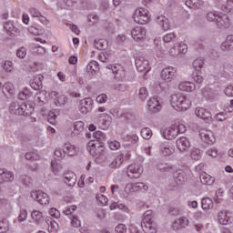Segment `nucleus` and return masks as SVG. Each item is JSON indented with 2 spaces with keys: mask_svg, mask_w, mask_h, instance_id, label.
I'll use <instances>...</instances> for the list:
<instances>
[{
  "mask_svg": "<svg viewBox=\"0 0 233 233\" xmlns=\"http://www.w3.org/2000/svg\"><path fill=\"white\" fill-rule=\"evenodd\" d=\"M170 104L172 108L177 112H185L190 108V100L181 94L172 95Z\"/></svg>",
  "mask_w": 233,
  "mask_h": 233,
  "instance_id": "f257e3e1",
  "label": "nucleus"
},
{
  "mask_svg": "<svg viewBox=\"0 0 233 233\" xmlns=\"http://www.w3.org/2000/svg\"><path fill=\"white\" fill-rule=\"evenodd\" d=\"M135 65L137 66V72H140V74H144L147 76L148 72H150V65L148 63V60L145 58V56H137L135 59Z\"/></svg>",
  "mask_w": 233,
  "mask_h": 233,
  "instance_id": "f03ea898",
  "label": "nucleus"
},
{
  "mask_svg": "<svg viewBox=\"0 0 233 233\" xmlns=\"http://www.w3.org/2000/svg\"><path fill=\"white\" fill-rule=\"evenodd\" d=\"M143 174V167L139 164H131L127 167V177L129 179H137Z\"/></svg>",
  "mask_w": 233,
  "mask_h": 233,
  "instance_id": "7ed1b4c3",
  "label": "nucleus"
},
{
  "mask_svg": "<svg viewBox=\"0 0 233 233\" xmlns=\"http://www.w3.org/2000/svg\"><path fill=\"white\" fill-rule=\"evenodd\" d=\"M108 70H111L112 74L115 76V79H125L127 76V72H125V68L121 65H109L106 66Z\"/></svg>",
  "mask_w": 233,
  "mask_h": 233,
  "instance_id": "20e7f679",
  "label": "nucleus"
},
{
  "mask_svg": "<svg viewBox=\"0 0 233 233\" xmlns=\"http://www.w3.org/2000/svg\"><path fill=\"white\" fill-rule=\"evenodd\" d=\"M199 136L201 141L206 145H214V143H216V137H214V133L208 129H201L199 131Z\"/></svg>",
  "mask_w": 233,
  "mask_h": 233,
  "instance_id": "39448f33",
  "label": "nucleus"
},
{
  "mask_svg": "<svg viewBox=\"0 0 233 233\" xmlns=\"http://www.w3.org/2000/svg\"><path fill=\"white\" fill-rule=\"evenodd\" d=\"M31 198L35 199V201H37L39 205H48L50 201V198L48 197V194L43 191H32Z\"/></svg>",
  "mask_w": 233,
  "mask_h": 233,
  "instance_id": "423d86ee",
  "label": "nucleus"
},
{
  "mask_svg": "<svg viewBox=\"0 0 233 233\" xmlns=\"http://www.w3.org/2000/svg\"><path fill=\"white\" fill-rule=\"evenodd\" d=\"M177 71V70L174 66H167L164 68L160 73L161 79H163L167 83H170V81H172V79L176 77Z\"/></svg>",
  "mask_w": 233,
  "mask_h": 233,
  "instance_id": "0eeeda50",
  "label": "nucleus"
},
{
  "mask_svg": "<svg viewBox=\"0 0 233 233\" xmlns=\"http://www.w3.org/2000/svg\"><path fill=\"white\" fill-rule=\"evenodd\" d=\"M123 161H125V154H120L113 159L110 158V156H107L106 157V163L109 168H119V167L123 165Z\"/></svg>",
  "mask_w": 233,
  "mask_h": 233,
  "instance_id": "6e6552de",
  "label": "nucleus"
},
{
  "mask_svg": "<svg viewBox=\"0 0 233 233\" xmlns=\"http://www.w3.org/2000/svg\"><path fill=\"white\" fill-rule=\"evenodd\" d=\"M147 35V28L145 26H136L131 30V36L135 41H141V39H145Z\"/></svg>",
  "mask_w": 233,
  "mask_h": 233,
  "instance_id": "1a4fd4ad",
  "label": "nucleus"
},
{
  "mask_svg": "<svg viewBox=\"0 0 233 233\" xmlns=\"http://www.w3.org/2000/svg\"><path fill=\"white\" fill-rule=\"evenodd\" d=\"M161 109V102L159 101V97L155 96L150 98L147 101V110L153 112L154 114H157Z\"/></svg>",
  "mask_w": 233,
  "mask_h": 233,
  "instance_id": "9d476101",
  "label": "nucleus"
},
{
  "mask_svg": "<svg viewBox=\"0 0 233 233\" xmlns=\"http://www.w3.org/2000/svg\"><path fill=\"white\" fill-rule=\"evenodd\" d=\"M195 115L197 117L207 121V123H210V121H212V114L203 107H197L195 110Z\"/></svg>",
  "mask_w": 233,
  "mask_h": 233,
  "instance_id": "9b49d317",
  "label": "nucleus"
},
{
  "mask_svg": "<svg viewBox=\"0 0 233 233\" xmlns=\"http://www.w3.org/2000/svg\"><path fill=\"white\" fill-rule=\"evenodd\" d=\"M176 143L180 152H188V148H190V141L187 137H180L177 139Z\"/></svg>",
  "mask_w": 233,
  "mask_h": 233,
  "instance_id": "f8f14e48",
  "label": "nucleus"
},
{
  "mask_svg": "<svg viewBox=\"0 0 233 233\" xmlns=\"http://www.w3.org/2000/svg\"><path fill=\"white\" fill-rule=\"evenodd\" d=\"M190 225V220L187 217H181L173 222V230H179V228H187Z\"/></svg>",
  "mask_w": 233,
  "mask_h": 233,
  "instance_id": "ddd939ff",
  "label": "nucleus"
},
{
  "mask_svg": "<svg viewBox=\"0 0 233 233\" xmlns=\"http://www.w3.org/2000/svg\"><path fill=\"white\" fill-rule=\"evenodd\" d=\"M14 181V173L6 168H0V185Z\"/></svg>",
  "mask_w": 233,
  "mask_h": 233,
  "instance_id": "4468645a",
  "label": "nucleus"
},
{
  "mask_svg": "<svg viewBox=\"0 0 233 233\" xmlns=\"http://www.w3.org/2000/svg\"><path fill=\"white\" fill-rule=\"evenodd\" d=\"M64 182L67 187H75L77 182V177L72 171L64 173Z\"/></svg>",
  "mask_w": 233,
  "mask_h": 233,
  "instance_id": "2eb2a0df",
  "label": "nucleus"
},
{
  "mask_svg": "<svg viewBox=\"0 0 233 233\" xmlns=\"http://www.w3.org/2000/svg\"><path fill=\"white\" fill-rule=\"evenodd\" d=\"M44 79L45 76L41 74L35 76L33 82L30 84L31 88H33V90H42Z\"/></svg>",
  "mask_w": 233,
  "mask_h": 233,
  "instance_id": "dca6fc26",
  "label": "nucleus"
},
{
  "mask_svg": "<svg viewBox=\"0 0 233 233\" xmlns=\"http://www.w3.org/2000/svg\"><path fill=\"white\" fill-rule=\"evenodd\" d=\"M177 134H178L177 129L176 128V127H167L166 129H164L162 136L163 137H165V139L172 140L177 137Z\"/></svg>",
  "mask_w": 233,
  "mask_h": 233,
  "instance_id": "f3484780",
  "label": "nucleus"
},
{
  "mask_svg": "<svg viewBox=\"0 0 233 233\" xmlns=\"http://www.w3.org/2000/svg\"><path fill=\"white\" fill-rule=\"evenodd\" d=\"M141 226L145 233L157 232V229L156 228V224L152 220H143Z\"/></svg>",
  "mask_w": 233,
  "mask_h": 233,
  "instance_id": "a211bd4d",
  "label": "nucleus"
},
{
  "mask_svg": "<svg viewBox=\"0 0 233 233\" xmlns=\"http://www.w3.org/2000/svg\"><path fill=\"white\" fill-rule=\"evenodd\" d=\"M218 28H228L230 26V19L228 15H218L216 21Z\"/></svg>",
  "mask_w": 233,
  "mask_h": 233,
  "instance_id": "6ab92c4d",
  "label": "nucleus"
},
{
  "mask_svg": "<svg viewBox=\"0 0 233 233\" xmlns=\"http://www.w3.org/2000/svg\"><path fill=\"white\" fill-rule=\"evenodd\" d=\"M173 177L175 181H177L180 183V185L188 179V176H187V173L183 169H177L174 171Z\"/></svg>",
  "mask_w": 233,
  "mask_h": 233,
  "instance_id": "aec40b11",
  "label": "nucleus"
},
{
  "mask_svg": "<svg viewBox=\"0 0 233 233\" xmlns=\"http://www.w3.org/2000/svg\"><path fill=\"white\" fill-rule=\"evenodd\" d=\"M133 19L138 25H147V23H150V16L148 15H144L141 16L139 12H135Z\"/></svg>",
  "mask_w": 233,
  "mask_h": 233,
  "instance_id": "412c9836",
  "label": "nucleus"
},
{
  "mask_svg": "<svg viewBox=\"0 0 233 233\" xmlns=\"http://www.w3.org/2000/svg\"><path fill=\"white\" fill-rule=\"evenodd\" d=\"M221 50L223 52H231L233 50V35L227 36L226 41L221 44Z\"/></svg>",
  "mask_w": 233,
  "mask_h": 233,
  "instance_id": "4be33fe9",
  "label": "nucleus"
},
{
  "mask_svg": "<svg viewBox=\"0 0 233 233\" xmlns=\"http://www.w3.org/2000/svg\"><path fill=\"white\" fill-rule=\"evenodd\" d=\"M4 28L6 31V34L8 35H17V34H19V29H17V27L14 26V24H12V22H5L4 24Z\"/></svg>",
  "mask_w": 233,
  "mask_h": 233,
  "instance_id": "5701e85b",
  "label": "nucleus"
},
{
  "mask_svg": "<svg viewBox=\"0 0 233 233\" xmlns=\"http://www.w3.org/2000/svg\"><path fill=\"white\" fill-rule=\"evenodd\" d=\"M160 154H162L165 157L167 156H172V148L170 146V142H163L159 146Z\"/></svg>",
  "mask_w": 233,
  "mask_h": 233,
  "instance_id": "b1692460",
  "label": "nucleus"
},
{
  "mask_svg": "<svg viewBox=\"0 0 233 233\" xmlns=\"http://www.w3.org/2000/svg\"><path fill=\"white\" fill-rule=\"evenodd\" d=\"M157 23L161 26L165 31L170 30V20L165 15H160L157 17Z\"/></svg>",
  "mask_w": 233,
  "mask_h": 233,
  "instance_id": "393cba45",
  "label": "nucleus"
},
{
  "mask_svg": "<svg viewBox=\"0 0 233 233\" xmlns=\"http://www.w3.org/2000/svg\"><path fill=\"white\" fill-rule=\"evenodd\" d=\"M34 113V107L30 104L24 103L20 106V114L19 116H32Z\"/></svg>",
  "mask_w": 233,
  "mask_h": 233,
  "instance_id": "a878e982",
  "label": "nucleus"
},
{
  "mask_svg": "<svg viewBox=\"0 0 233 233\" xmlns=\"http://www.w3.org/2000/svg\"><path fill=\"white\" fill-rule=\"evenodd\" d=\"M63 150H64V154L66 156H76V154H77V148L76 147V146L70 144V143H66L63 146Z\"/></svg>",
  "mask_w": 233,
  "mask_h": 233,
  "instance_id": "bb28decb",
  "label": "nucleus"
},
{
  "mask_svg": "<svg viewBox=\"0 0 233 233\" xmlns=\"http://www.w3.org/2000/svg\"><path fill=\"white\" fill-rule=\"evenodd\" d=\"M218 218L219 225H228L230 223V217H228V212L227 211L218 212Z\"/></svg>",
  "mask_w": 233,
  "mask_h": 233,
  "instance_id": "cd10ccee",
  "label": "nucleus"
},
{
  "mask_svg": "<svg viewBox=\"0 0 233 233\" xmlns=\"http://www.w3.org/2000/svg\"><path fill=\"white\" fill-rule=\"evenodd\" d=\"M99 123L100 125L104 126V128H108L112 123V116H108L107 114H100Z\"/></svg>",
  "mask_w": 233,
  "mask_h": 233,
  "instance_id": "c85d7f7f",
  "label": "nucleus"
},
{
  "mask_svg": "<svg viewBox=\"0 0 233 233\" xmlns=\"http://www.w3.org/2000/svg\"><path fill=\"white\" fill-rule=\"evenodd\" d=\"M199 177L202 185H214V181H216L213 177H210V175L207 174L206 172L202 173Z\"/></svg>",
  "mask_w": 233,
  "mask_h": 233,
  "instance_id": "c756f323",
  "label": "nucleus"
},
{
  "mask_svg": "<svg viewBox=\"0 0 233 233\" xmlns=\"http://www.w3.org/2000/svg\"><path fill=\"white\" fill-rule=\"evenodd\" d=\"M178 88L182 92H193V90L196 88V86L191 82H182L179 84Z\"/></svg>",
  "mask_w": 233,
  "mask_h": 233,
  "instance_id": "7c9ffc66",
  "label": "nucleus"
},
{
  "mask_svg": "<svg viewBox=\"0 0 233 233\" xmlns=\"http://www.w3.org/2000/svg\"><path fill=\"white\" fill-rule=\"evenodd\" d=\"M83 130H85V123L83 121L75 122L74 131L71 133V136H79Z\"/></svg>",
  "mask_w": 233,
  "mask_h": 233,
  "instance_id": "2f4dec72",
  "label": "nucleus"
},
{
  "mask_svg": "<svg viewBox=\"0 0 233 233\" xmlns=\"http://www.w3.org/2000/svg\"><path fill=\"white\" fill-rule=\"evenodd\" d=\"M31 218L35 221V223H36L37 225H39V223H43V221H45V217L43 216V213L39 210H34L31 213Z\"/></svg>",
  "mask_w": 233,
  "mask_h": 233,
  "instance_id": "473e14b6",
  "label": "nucleus"
},
{
  "mask_svg": "<svg viewBox=\"0 0 233 233\" xmlns=\"http://www.w3.org/2000/svg\"><path fill=\"white\" fill-rule=\"evenodd\" d=\"M95 48L97 50H106L108 48V42L106 39L95 40Z\"/></svg>",
  "mask_w": 233,
  "mask_h": 233,
  "instance_id": "72a5a7b5",
  "label": "nucleus"
},
{
  "mask_svg": "<svg viewBox=\"0 0 233 233\" xmlns=\"http://www.w3.org/2000/svg\"><path fill=\"white\" fill-rule=\"evenodd\" d=\"M86 72L88 74H96V72H99V64L96 61H91L86 66Z\"/></svg>",
  "mask_w": 233,
  "mask_h": 233,
  "instance_id": "f704fd0d",
  "label": "nucleus"
},
{
  "mask_svg": "<svg viewBox=\"0 0 233 233\" xmlns=\"http://www.w3.org/2000/svg\"><path fill=\"white\" fill-rule=\"evenodd\" d=\"M21 109V105L18 104V102H11L9 106V112L10 114H13L14 116H19Z\"/></svg>",
  "mask_w": 233,
  "mask_h": 233,
  "instance_id": "c9c22d12",
  "label": "nucleus"
},
{
  "mask_svg": "<svg viewBox=\"0 0 233 233\" xmlns=\"http://www.w3.org/2000/svg\"><path fill=\"white\" fill-rule=\"evenodd\" d=\"M201 205L203 210H210V208H213L214 207V202L212 199H210V198H204L201 200Z\"/></svg>",
  "mask_w": 233,
  "mask_h": 233,
  "instance_id": "e433bc0d",
  "label": "nucleus"
},
{
  "mask_svg": "<svg viewBox=\"0 0 233 233\" xmlns=\"http://www.w3.org/2000/svg\"><path fill=\"white\" fill-rule=\"evenodd\" d=\"M2 92L4 96H12L14 94V84L7 82L2 87Z\"/></svg>",
  "mask_w": 233,
  "mask_h": 233,
  "instance_id": "4c0bfd02",
  "label": "nucleus"
},
{
  "mask_svg": "<svg viewBox=\"0 0 233 233\" xmlns=\"http://www.w3.org/2000/svg\"><path fill=\"white\" fill-rule=\"evenodd\" d=\"M87 150L91 156L97 157V144L94 143V141L87 143Z\"/></svg>",
  "mask_w": 233,
  "mask_h": 233,
  "instance_id": "58836bf2",
  "label": "nucleus"
},
{
  "mask_svg": "<svg viewBox=\"0 0 233 233\" xmlns=\"http://www.w3.org/2000/svg\"><path fill=\"white\" fill-rule=\"evenodd\" d=\"M219 16V15L218 14V12L216 11H211L208 12L206 15V19L207 21H208L209 23H216V21H218V17Z\"/></svg>",
  "mask_w": 233,
  "mask_h": 233,
  "instance_id": "ea45409f",
  "label": "nucleus"
},
{
  "mask_svg": "<svg viewBox=\"0 0 233 233\" xmlns=\"http://www.w3.org/2000/svg\"><path fill=\"white\" fill-rule=\"evenodd\" d=\"M140 134L143 139H150L152 137V129L150 127H144L141 129Z\"/></svg>",
  "mask_w": 233,
  "mask_h": 233,
  "instance_id": "a19ab883",
  "label": "nucleus"
},
{
  "mask_svg": "<svg viewBox=\"0 0 233 233\" xmlns=\"http://www.w3.org/2000/svg\"><path fill=\"white\" fill-rule=\"evenodd\" d=\"M157 170H160V172H168L171 170L172 166L165 163V162H160L157 165Z\"/></svg>",
  "mask_w": 233,
  "mask_h": 233,
  "instance_id": "79ce46f5",
  "label": "nucleus"
},
{
  "mask_svg": "<svg viewBox=\"0 0 233 233\" xmlns=\"http://www.w3.org/2000/svg\"><path fill=\"white\" fill-rule=\"evenodd\" d=\"M148 97V89L141 87L138 91V98L140 101H145Z\"/></svg>",
  "mask_w": 233,
  "mask_h": 233,
  "instance_id": "37998d69",
  "label": "nucleus"
},
{
  "mask_svg": "<svg viewBox=\"0 0 233 233\" xmlns=\"http://www.w3.org/2000/svg\"><path fill=\"white\" fill-rule=\"evenodd\" d=\"M191 159L195 161H199L201 159V150L198 148H193L190 154Z\"/></svg>",
  "mask_w": 233,
  "mask_h": 233,
  "instance_id": "c03bdc74",
  "label": "nucleus"
},
{
  "mask_svg": "<svg viewBox=\"0 0 233 233\" xmlns=\"http://www.w3.org/2000/svg\"><path fill=\"white\" fill-rule=\"evenodd\" d=\"M31 96L32 92L25 87L22 92L19 93L18 97L19 99H22V101H25V99L30 98Z\"/></svg>",
  "mask_w": 233,
  "mask_h": 233,
  "instance_id": "a18cd8bd",
  "label": "nucleus"
},
{
  "mask_svg": "<svg viewBox=\"0 0 233 233\" xmlns=\"http://www.w3.org/2000/svg\"><path fill=\"white\" fill-rule=\"evenodd\" d=\"M192 65H193V68H195V70L199 72V70L203 68V65H205V62L203 61V59L198 58L193 62Z\"/></svg>",
  "mask_w": 233,
  "mask_h": 233,
  "instance_id": "49530a36",
  "label": "nucleus"
},
{
  "mask_svg": "<svg viewBox=\"0 0 233 233\" xmlns=\"http://www.w3.org/2000/svg\"><path fill=\"white\" fill-rule=\"evenodd\" d=\"M83 106L87 107L88 110L92 112V106L94 105V100L91 97L86 98L80 102Z\"/></svg>",
  "mask_w": 233,
  "mask_h": 233,
  "instance_id": "de8ad7c7",
  "label": "nucleus"
},
{
  "mask_svg": "<svg viewBox=\"0 0 233 233\" xmlns=\"http://www.w3.org/2000/svg\"><path fill=\"white\" fill-rule=\"evenodd\" d=\"M113 89L116 90L117 92H126L128 90V86L127 84H115L113 85Z\"/></svg>",
  "mask_w": 233,
  "mask_h": 233,
  "instance_id": "09e8293b",
  "label": "nucleus"
},
{
  "mask_svg": "<svg viewBox=\"0 0 233 233\" xmlns=\"http://www.w3.org/2000/svg\"><path fill=\"white\" fill-rule=\"evenodd\" d=\"M132 187L135 190H148V186L143 182L132 184Z\"/></svg>",
  "mask_w": 233,
  "mask_h": 233,
  "instance_id": "8fccbe9b",
  "label": "nucleus"
},
{
  "mask_svg": "<svg viewBox=\"0 0 233 233\" xmlns=\"http://www.w3.org/2000/svg\"><path fill=\"white\" fill-rule=\"evenodd\" d=\"M67 102H68V97H66V96L65 95L59 96L56 99V103L58 106H65V105H66Z\"/></svg>",
  "mask_w": 233,
  "mask_h": 233,
  "instance_id": "3c124183",
  "label": "nucleus"
},
{
  "mask_svg": "<svg viewBox=\"0 0 233 233\" xmlns=\"http://www.w3.org/2000/svg\"><path fill=\"white\" fill-rule=\"evenodd\" d=\"M94 137L96 139L97 143H103L106 139L105 133L101 131H96V133L93 134Z\"/></svg>",
  "mask_w": 233,
  "mask_h": 233,
  "instance_id": "603ef678",
  "label": "nucleus"
},
{
  "mask_svg": "<svg viewBox=\"0 0 233 233\" xmlns=\"http://www.w3.org/2000/svg\"><path fill=\"white\" fill-rule=\"evenodd\" d=\"M177 46L178 48L179 54H187V52L188 51V46H187V44L183 42L177 43Z\"/></svg>",
  "mask_w": 233,
  "mask_h": 233,
  "instance_id": "864d4df0",
  "label": "nucleus"
},
{
  "mask_svg": "<svg viewBox=\"0 0 233 233\" xmlns=\"http://www.w3.org/2000/svg\"><path fill=\"white\" fill-rule=\"evenodd\" d=\"M25 159H27V161H37L39 156L35 152H27L25 154Z\"/></svg>",
  "mask_w": 233,
  "mask_h": 233,
  "instance_id": "5fc2aeb1",
  "label": "nucleus"
},
{
  "mask_svg": "<svg viewBox=\"0 0 233 233\" xmlns=\"http://www.w3.org/2000/svg\"><path fill=\"white\" fill-rule=\"evenodd\" d=\"M96 147L97 157H99L100 156H103V154H105V143L98 142L96 144Z\"/></svg>",
  "mask_w": 233,
  "mask_h": 233,
  "instance_id": "6e6d98bb",
  "label": "nucleus"
},
{
  "mask_svg": "<svg viewBox=\"0 0 233 233\" xmlns=\"http://www.w3.org/2000/svg\"><path fill=\"white\" fill-rule=\"evenodd\" d=\"M2 68L5 71V72H12V70H14V64L11 61H5L3 65H2Z\"/></svg>",
  "mask_w": 233,
  "mask_h": 233,
  "instance_id": "4d7b16f0",
  "label": "nucleus"
},
{
  "mask_svg": "<svg viewBox=\"0 0 233 233\" xmlns=\"http://www.w3.org/2000/svg\"><path fill=\"white\" fill-rule=\"evenodd\" d=\"M51 167L52 171L55 174V176H59L61 172V166L58 164L54 163V161L51 162Z\"/></svg>",
  "mask_w": 233,
  "mask_h": 233,
  "instance_id": "13d9d810",
  "label": "nucleus"
},
{
  "mask_svg": "<svg viewBox=\"0 0 233 233\" xmlns=\"http://www.w3.org/2000/svg\"><path fill=\"white\" fill-rule=\"evenodd\" d=\"M173 39H176V33H169L163 36L164 43H171Z\"/></svg>",
  "mask_w": 233,
  "mask_h": 233,
  "instance_id": "bf43d9fd",
  "label": "nucleus"
},
{
  "mask_svg": "<svg viewBox=\"0 0 233 233\" xmlns=\"http://www.w3.org/2000/svg\"><path fill=\"white\" fill-rule=\"evenodd\" d=\"M49 214L50 216H52V218H55L56 219H59V218H61V213L56 208H51Z\"/></svg>",
  "mask_w": 233,
  "mask_h": 233,
  "instance_id": "052dcab7",
  "label": "nucleus"
},
{
  "mask_svg": "<svg viewBox=\"0 0 233 233\" xmlns=\"http://www.w3.org/2000/svg\"><path fill=\"white\" fill-rule=\"evenodd\" d=\"M27 217H28V214L26 213V210L22 209L20 210V214L18 216V221L20 223H23V221H26Z\"/></svg>",
  "mask_w": 233,
  "mask_h": 233,
  "instance_id": "680f3d73",
  "label": "nucleus"
},
{
  "mask_svg": "<svg viewBox=\"0 0 233 233\" xmlns=\"http://www.w3.org/2000/svg\"><path fill=\"white\" fill-rule=\"evenodd\" d=\"M16 56H17V57H19L20 59H24V57H25V56H26V48H25V47H20L19 49H17V51H16Z\"/></svg>",
  "mask_w": 233,
  "mask_h": 233,
  "instance_id": "e2e57ef3",
  "label": "nucleus"
},
{
  "mask_svg": "<svg viewBox=\"0 0 233 233\" xmlns=\"http://www.w3.org/2000/svg\"><path fill=\"white\" fill-rule=\"evenodd\" d=\"M106 101H108V96H106V94H100L96 96V103L103 104Z\"/></svg>",
  "mask_w": 233,
  "mask_h": 233,
  "instance_id": "0e129e2a",
  "label": "nucleus"
},
{
  "mask_svg": "<svg viewBox=\"0 0 233 233\" xmlns=\"http://www.w3.org/2000/svg\"><path fill=\"white\" fill-rule=\"evenodd\" d=\"M115 232H117V233H125V232H127V226L125 224H118L115 228Z\"/></svg>",
  "mask_w": 233,
  "mask_h": 233,
  "instance_id": "69168bd1",
  "label": "nucleus"
},
{
  "mask_svg": "<svg viewBox=\"0 0 233 233\" xmlns=\"http://www.w3.org/2000/svg\"><path fill=\"white\" fill-rule=\"evenodd\" d=\"M55 156L56 157H58V159H63V157H65V150L62 148H56V150H55Z\"/></svg>",
  "mask_w": 233,
  "mask_h": 233,
  "instance_id": "338daca9",
  "label": "nucleus"
},
{
  "mask_svg": "<svg viewBox=\"0 0 233 233\" xmlns=\"http://www.w3.org/2000/svg\"><path fill=\"white\" fill-rule=\"evenodd\" d=\"M179 49L177 48V44H175L173 47H171L169 49V54L170 56H179Z\"/></svg>",
  "mask_w": 233,
  "mask_h": 233,
  "instance_id": "774afa93",
  "label": "nucleus"
}]
</instances>
